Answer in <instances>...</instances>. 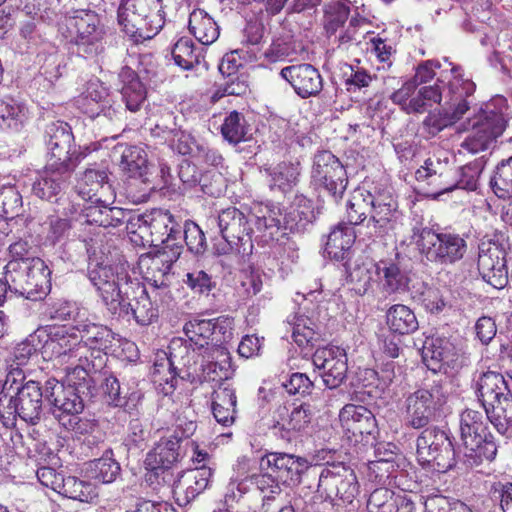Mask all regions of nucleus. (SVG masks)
Listing matches in <instances>:
<instances>
[{
	"mask_svg": "<svg viewBox=\"0 0 512 512\" xmlns=\"http://www.w3.org/2000/svg\"><path fill=\"white\" fill-rule=\"evenodd\" d=\"M88 278L112 316H131L141 326L157 321V296L166 287L155 286L149 294L145 285L138 278L131 277L127 271L122 269L115 272L111 266L98 262L89 263Z\"/></svg>",
	"mask_w": 512,
	"mask_h": 512,
	"instance_id": "f257e3e1",
	"label": "nucleus"
},
{
	"mask_svg": "<svg viewBox=\"0 0 512 512\" xmlns=\"http://www.w3.org/2000/svg\"><path fill=\"white\" fill-rule=\"evenodd\" d=\"M460 70L459 66H453L450 69V79H448L446 93L443 95L446 99L445 110L430 112L423 120V128L431 136L453 125L470 108V98L475 92L476 85L473 81L464 79Z\"/></svg>",
	"mask_w": 512,
	"mask_h": 512,
	"instance_id": "f03ea898",
	"label": "nucleus"
},
{
	"mask_svg": "<svg viewBox=\"0 0 512 512\" xmlns=\"http://www.w3.org/2000/svg\"><path fill=\"white\" fill-rule=\"evenodd\" d=\"M161 0H121L117 18L123 31L135 41L153 38L164 25Z\"/></svg>",
	"mask_w": 512,
	"mask_h": 512,
	"instance_id": "7ed1b4c3",
	"label": "nucleus"
},
{
	"mask_svg": "<svg viewBox=\"0 0 512 512\" xmlns=\"http://www.w3.org/2000/svg\"><path fill=\"white\" fill-rule=\"evenodd\" d=\"M412 240L427 261L438 265H452L458 262L467 250V243L460 235L436 233L426 226L413 227Z\"/></svg>",
	"mask_w": 512,
	"mask_h": 512,
	"instance_id": "20e7f679",
	"label": "nucleus"
},
{
	"mask_svg": "<svg viewBox=\"0 0 512 512\" xmlns=\"http://www.w3.org/2000/svg\"><path fill=\"white\" fill-rule=\"evenodd\" d=\"M448 391L442 380H434L405 398L404 422L407 427L421 429L440 415L447 403Z\"/></svg>",
	"mask_w": 512,
	"mask_h": 512,
	"instance_id": "39448f33",
	"label": "nucleus"
},
{
	"mask_svg": "<svg viewBox=\"0 0 512 512\" xmlns=\"http://www.w3.org/2000/svg\"><path fill=\"white\" fill-rule=\"evenodd\" d=\"M43 392L39 383L30 380L10 394L0 396V421L6 428L15 425L17 416L35 424L41 416Z\"/></svg>",
	"mask_w": 512,
	"mask_h": 512,
	"instance_id": "423d86ee",
	"label": "nucleus"
},
{
	"mask_svg": "<svg viewBox=\"0 0 512 512\" xmlns=\"http://www.w3.org/2000/svg\"><path fill=\"white\" fill-rule=\"evenodd\" d=\"M417 460L423 468L445 473L456 466L452 435L438 427L426 428L416 440Z\"/></svg>",
	"mask_w": 512,
	"mask_h": 512,
	"instance_id": "0eeeda50",
	"label": "nucleus"
},
{
	"mask_svg": "<svg viewBox=\"0 0 512 512\" xmlns=\"http://www.w3.org/2000/svg\"><path fill=\"white\" fill-rule=\"evenodd\" d=\"M248 217L236 207L223 209L217 217L219 232L224 240L216 245L219 255L249 256L253 251L252 232Z\"/></svg>",
	"mask_w": 512,
	"mask_h": 512,
	"instance_id": "6e6552de",
	"label": "nucleus"
},
{
	"mask_svg": "<svg viewBox=\"0 0 512 512\" xmlns=\"http://www.w3.org/2000/svg\"><path fill=\"white\" fill-rule=\"evenodd\" d=\"M347 172L341 161L330 151H318L312 161L310 185L318 193H327L338 203L346 191Z\"/></svg>",
	"mask_w": 512,
	"mask_h": 512,
	"instance_id": "1a4fd4ad",
	"label": "nucleus"
},
{
	"mask_svg": "<svg viewBox=\"0 0 512 512\" xmlns=\"http://www.w3.org/2000/svg\"><path fill=\"white\" fill-rule=\"evenodd\" d=\"M169 356L159 359L155 363V374L163 375L161 380L174 387L173 381L176 375L182 379L190 377L197 371L200 358L205 362L204 351H199L196 346L183 338H173L168 346Z\"/></svg>",
	"mask_w": 512,
	"mask_h": 512,
	"instance_id": "9d476101",
	"label": "nucleus"
},
{
	"mask_svg": "<svg viewBox=\"0 0 512 512\" xmlns=\"http://www.w3.org/2000/svg\"><path fill=\"white\" fill-rule=\"evenodd\" d=\"M147 217L151 243L154 246L161 245L164 254H171L170 261H176L183 249L181 218L161 208L148 211Z\"/></svg>",
	"mask_w": 512,
	"mask_h": 512,
	"instance_id": "9b49d317",
	"label": "nucleus"
},
{
	"mask_svg": "<svg viewBox=\"0 0 512 512\" xmlns=\"http://www.w3.org/2000/svg\"><path fill=\"white\" fill-rule=\"evenodd\" d=\"M88 352L86 346H73L63 353L75 360L65 368L67 385H73L87 395L92 394L91 390L95 387L94 375L105 368L108 359L106 354L99 351L92 352L91 357L87 355Z\"/></svg>",
	"mask_w": 512,
	"mask_h": 512,
	"instance_id": "f8f14e48",
	"label": "nucleus"
},
{
	"mask_svg": "<svg viewBox=\"0 0 512 512\" xmlns=\"http://www.w3.org/2000/svg\"><path fill=\"white\" fill-rule=\"evenodd\" d=\"M68 26L74 32L71 42L76 46L79 55L92 58L104 50V30L95 12L76 11L75 15L68 19Z\"/></svg>",
	"mask_w": 512,
	"mask_h": 512,
	"instance_id": "ddd939ff",
	"label": "nucleus"
},
{
	"mask_svg": "<svg viewBox=\"0 0 512 512\" xmlns=\"http://www.w3.org/2000/svg\"><path fill=\"white\" fill-rule=\"evenodd\" d=\"M472 129L461 143V148L476 154L485 151L490 144L500 136L506 127L503 114L487 104L472 119Z\"/></svg>",
	"mask_w": 512,
	"mask_h": 512,
	"instance_id": "4468645a",
	"label": "nucleus"
},
{
	"mask_svg": "<svg viewBox=\"0 0 512 512\" xmlns=\"http://www.w3.org/2000/svg\"><path fill=\"white\" fill-rule=\"evenodd\" d=\"M317 492L327 499L338 498L343 503L351 504L359 493L356 474L341 464L326 467L318 477Z\"/></svg>",
	"mask_w": 512,
	"mask_h": 512,
	"instance_id": "2eb2a0df",
	"label": "nucleus"
},
{
	"mask_svg": "<svg viewBox=\"0 0 512 512\" xmlns=\"http://www.w3.org/2000/svg\"><path fill=\"white\" fill-rule=\"evenodd\" d=\"M45 144L48 150L47 164L66 166L69 170H75L80 162V154L72 151L74 136L71 127L62 121L52 122L45 130Z\"/></svg>",
	"mask_w": 512,
	"mask_h": 512,
	"instance_id": "dca6fc26",
	"label": "nucleus"
},
{
	"mask_svg": "<svg viewBox=\"0 0 512 512\" xmlns=\"http://www.w3.org/2000/svg\"><path fill=\"white\" fill-rule=\"evenodd\" d=\"M311 418L308 405H279L273 410L267 425L274 437L291 442L308 427Z\"/></svg>",
	"mask_w": 512,
	"mask_h": 512,
	"instance_id": "f3484780",
	"label": "nucleus"
},
{
	"mask_svg": "<svg viewBox=\"0 0 512 512\" xmlns=\"http://www.w3.org/2000/svg\"><path fill=\"white\" fill-rule=\"evenodd\" d=\"M184 456L182 443L177 435L163 436L146 455L145 466L150 471L149 480L154 476L161 477L163 482L169 483L173 480L171 469Z\"/></svg>",
	"mask_w": 512,
	"mask_h": 512,
	"instance_id": "a211bd4d",
	"label": "nucleus"
},
{
	"mask_svg": "<svg viewBox=\"0 0 512 512\" xmlns=\"http://www.w3.org/2000/svg\"><path fill=\"white\" fill-rule=\"evenodd\" d=\"M415 178L427 196L433 199L453 191L454 169L449 161L433 155L428 157L415 172Z\"/></svg>",
	"mask_w": 512,
	"mask_h": 512,
	"instance_id": "6ab92c4d",
	"label": "nucleus"
},
{
	"mask_svg": "<svg viewBox=\"0 0 512 512\" xmlns=\"http://www.w3.org/2000/svg\"><path fill=\"white\" fill-rule=\"evenodd\" d=\"M83 395V390L73 385H64L55 378H50L45 383V399L50 403L52 415L59 424L63 419L82 413Z\"/></svg>",
	"mask_w": 512,
	"mask_h": 512,
	"instance_id": "aec40b11",
	"label": "nucleus"
},
{
	"mask_svg": "<svg viewBox=\"0 0 512 512\" xmlns=\"http://www.w3.org/2000/svg\"><path fill=\"white\" fill-rule=\"evenodd\" d=\"M312 362L329 389L339 387L346 379L348 364L344 349L337 346L318 348L312 355Z\"/></svg>",
	"mask_w": 512,
	"mask_h": 512,
	"instance_id": "412c9836",
	"label": "nucleus"
},
{
	"mask_svg": "<svg viewBox=\"0 0 512 512\" xmlns=\"http://www.w3.org/2000/svg\"><path fill=\"white\" fill-rule=\"evenodd\" d=\"M73 172L66 166L60 168L54 164H46L32 183V194L41 200L58 202L68 188Z\"/></svg>",
	"mask_w": 512,
	"mask_h": 512,
	"instance_id": "4be33fe9",
	"label": "nucleus"
},
{
	"mask_svg": "<svg viewBox=\"0 0 512 512\" xmlns=\"http://www.w3.org/2000/svg\"><path fill=\"white\" fill-rule=\"evenodd\" d=\"M364 196L368 198L372 208L374 235L383 237L392 229L393 223L397 219V200L388 188L374 187L373 190H365Z\"/></svg>",
	"mask_w": 512,
	"mask_h": 512,
	"instance_id": "5701e85b",
	"label": "nucleus"
},
{
	"mask_svg": "<svg viewBox=\"0 0 512 512\" xmlns=\"http://www.w3.org/2000/svg\"><path fill=\"white\" fill-rule=\"evenodd\" d=\"M279 75L302 99L316 97L323 89L322 75L310 63H298L283 67Z\"/></svg>",
	"mask_w": 512,
	"mask_h": 512,
	"instance_id": "b1692460",
	"label": "nucleus"
},
{
	"mask_svg": "<svg viewBox=\"0 0 512 512\" xmlns=\"http://www.w3.org/2000/svg\"><path fill=\"white\" fill-rule=\"evenodd\" d=\"M477 265L483 280L492 287L502 289L508 283L505 253L495 243L480 245Z\"/></svg>",
	"mask_w": 512,
	"mask_h": 512,
	"instance_id": "393cba45",
	"label": "nucleus"
},
{
	"mask_svg": "<svg viewBox=\"0 0 512 512\" xmlns=\"http://www.w3.org/2000/svg\"><path fill=\"white\" fill-rule=\"evenodd\" d=\"M377 287L384 297L409 290L411 272L400 260H381L375 265Z\"/></svg>",
	"mask_w": 512,
	"mask_h": 512,
	"instance_id": "a878e982",
	"label": "nucleus"
},
{
	"mask_svg": "<svg viewBox=\"0 0 512 512\" xmlns=\"http://www.w3.org/2000/svg\"><path fill=\"white\" fill-rule=\"evenodd\" d=\"M307 468V461L293 454L274 452L260 459V469H269L283 486L297 484Z\"/></svg>",
	"mask_w": 512,
	"mask_h": 512,
	"instance_id": "bb28decb",
	"label": "nucleus"
},
{
	"mask_svg": "<svg viewBox=\"0 0 512 512\" xmlns=\"http://www.w3.org/2000/svg\"><path fill=\"white\" fill-rule=\"evenodd\" d=\"M212 476V469L205 465L182 472L172 484V492L177 504L188 505L209 487Z\"/></svg>",
	"mask_w": 512,
	"mask_h": 512,
	"instance_id": "cd10ccee",
	"label": "nucleus"
},
{
	"mask_svg": "<svg viewBox=\"0 0 512 512\" xmlns=\"http://www.w3.org/2000/svg\"><path fill=\"white\" fill-rule=\"evenodd\" d=\"M474 390L486 417L494 413L496 406L511 392L504 376L493 371L482 373L474 384Z\"/></svg>",
	"mask_w": 512,
	"mask_h": 512,
	"instance_id": "c85d7f7f",
	"label": "nucleus"
},
{
	"mask_svg": "<svg viewBox=\"0 0 512 512\" xmlns=\"http://www.w3.org/2000/svg\"><path fill=\"white\" fill-rule=\"evenodd\" d=\"M341 427L352 436L372 435L377 431L375 415L362 405L347 404L339 413Z\"/></svg>",
	"mask_w": 512,
	"mask_h": 512,
	"instance_id": "c756f323",
	"label": "nucleus"
},
{
	"mask_svg": "<svg viewBox=\"0 0 512 512\" xmlns=\"http://www.w3.org/2000/svg\"><path fill=\"white\" fill-rule=\"evenodd\" d=\"M78 106L91 118L101 115L112 120L117 111L111 105V99L106 88L99 83L90 82L86 91L78 98Z\"/></svg>",
	"mask_w": 512,
	"mask_h": 512,
	"instance_id": "7c9ffc66",
	"label": "nucleus"
},
{
	"mask_svg": "<svg viewBox=\"0 0 512 512\" xmlns=\"http://www.w3.org/2000/svg\"><path fill=\"white\" fill-rule=\"evenodd\" d=\"M365 190H357L347 204V217L351 226H359L358 234L368 240L381 238V235H374L372 223V208Z\"/></svg>",
	"mask_w": 512,
	"mask_h": 512,
	"instance_id": "2f4dec72",
	"label": "nucleus"
},
{
	"mask_svg": "<svg viewBox=\"0 0 512 512\" xmlns=\"http://www.w3.org/2000/svg\"><path fill=\"white\" fill-rule=\"evenodd\" d=\"M315 219L313 201L303 194H296L289 210L283 216V231L304 232Z\"/></svg>",
	"mask_w": 512,
	"mask_h": 512,
	"instance_id": "473e14b6",
	"label": "nucleus"
},
{
	"mask_svg": "<svg viewBox=\"0 0 512 512\" xmlns=\"http://www.w3.org/2000/svg\"><path fill=\"white\" fill-rule=\"evenodd\" d=\"M78 330L81 333V340L75 346H86L89 349L87 355L90 357L91 353L95 351L107 355L108 351L112 350L115 342H119L120 339L118 334L101 324H84Z\"/></svg>",
	"mask_w": 512,
	"mask_h": 512,
	"instance_id": "72a5a7b5",
	"label": "nucleus"
},
{
	"mask_svg": "<svg viewBox=\"0 0 512 512\" xmlns=\"http://www.w3.org/2000/svg\"><path fill=\"white\" fill-rule=\"evenodd\" d=\"M236 390L229 383L221 382L212 393V413L216 421L230 426L237 415Z\"/></svg>",
	"mask_w": 512,
	"mask_h": 512,
	"instance_id": "f704fd0d",
	"label": "nucleus"
},
{
	"mask_svg": "<svg viewBox=\"0 0 512 512\" xmlns=\"http://www.w3.org/2000/svg\"><path fill=\"white\" fill-rule=\"evenodd\" d=\"M462 444L464 463L468 467H478L496 458L498 445L492 433L466 440Z\"/></svg>",
	"mask_w": 512,
	"mask_h": 512,
	"instance_id": "c9c22d12",
	"label": "nucleus"
},
{
	"mask_svg": "<svg viewBox=\"0 0 512 512\" xmlns=\"http://www.w3.org/2000/svg\"><path fill=\"white\" fill-rule=\"evenodd\" d=\"M30 265L27 279L26 299L43 300L51 289V270L41 258L28 262Z\"/></svg>",
	"mask_w": 512,
	"mask_h": 512,
	"instance_id": "e433bc0d",
	"label": "nucleus"
},
{
	"mask_svg": "<svg viewBox=\"0 0 512 512\" xmlns=\"http://www.w3.org/2000/svg\"><path fill=\"white\" fill-rule=\"evenodd\" d=\"M122 83L121 95L127 110L137 112L146 99V88L138 75L129 67L122 68L119 73Z\"/></svg>",
	"mask_w": 512,
	"mask_h": 512,
	"instance_id": "4c0bfd02",
	"label": "nucleus"
},
{
	"mask_svg": "<svg viewBox=\"0 0 512 512\" xmlns=\"http://www.w3.org/2000/svg\"><path fill=\"white\" fill-rule=\"evenodd\" d=\"M123 213L124 208L110 207L104 204L100 198H96L95 203L83 209L82 216L87 224L104 228H117L121 226Z\"/></svg>",
	"mask_w": 512,
	"mask_h": 512,
	"instance_id": "58836bf2",
	"label": "nucleus"
},
{
	"mask_svg": "<svg viewBox=\"0 0 512 512\" xmlns=\"http://www.w3.org/2000/svg\"><path fill=\"white\" fill-rule=\"evenodd\" d=\"M446 79H450L446 72L441 73V78L433 86H423L414 90L413 96L409 99L404 112L407 114L424 113L433 104L441 103L444 91L440 84H443Z\"/></svg>",
	"mask_w": 512,
	"mask_h": 512,
	"instance_id": "ea45409f",
	"label": "nucleus"
},
{
	"mask_svg": "<svg viewBox=\"0 0 512 512\" xmlns=\"http://www.w3.org/2000/svg\"><path fill=\"white\" fill-rule=\"evenodd\" d=\"M454 347L446 338H427L422 347V359L428 369L440 372L443 364H448L453 357Z\"/></svg>",
	"mask_w": 512,
	"mask_h": 512,
	"instance_id": "a19ab883",
	"label": "nucleus"
},
{
	"mask_svg": "<svg viewBox=\"0 0 512 512\" xmlns=\"http://www.w3.org/2000/svg\"><path fill=\"white\" fill-rule=\"evenodd\" d=\"M212 360L200 363L203 373L212 381L220 383L232 377L234 368L229 351L225 347H215L210 350ZM208 358H210L208 356Z\"/></svg>",
	"mask_w": 512,
	"mask_h": 512,
	"instance_id": "79ce46f5",
	"label": "nucleus"
},
{
	"mask_svg": "<svg viewBox=\"0 0 512 512\" xmlns=\"http://www.w3.org/2000/svg\"><path fill=\"white\" fill-rule=\"evenodd\" d=\"M120 168L130 179H139L142 183L148 181L149 170L146 151L139 146L126 147L121 155Z\"/></svg>",
	"mask_w": 512,
	"mask_h": 512,
	"instance_id": "37998d69",
	"label": "nucleus"
},
{
	"mask_svg": "<svg viewBox=\"0 0 512 512\" xmlns=\"http://www.w3.org/2000/svg\"><path fill=\"white\" fill-rule=\"evenodd\" d=\"M356 231L348 223H338L329 233L325 244L326 253L335 260H343L344 255L352 247Z\"/></svg>",
	"mask_w": 512,
	"mask_h": 512,
	"instance_id": "c03bdc74",
	"label": "nucleus"
},
{
	"mask_svg": "<svg viewBox=\"0 0 512 512\" xmlns=\"http://www.w3.org/2000/svg\"><path fill=\"white\" fill-rule=\"evenodd\" d=\"M188 28L191 34L203 45L214 43L220 34L217 23L203 9H195L191 12Z\"/></svg>",
	"mask_w": 512,
	"mask_h": 512,
	"instance_id": "a18cd8bd",
	"label": "nucleus"
},
{
	"mask_svg": "<svg viewBox=\"0 0 512 512\" xmlns=\"http://www.w3.org/2000/svg\"><path fill=\"white\" fill-rule=\"evenodd\" d=\"M292 327V338L301 348H313L321 339L320 325L305 315H294L288 319Z\"/></svg>",
	"mask_w": 512,
	"mask_h": 512,
	"instance_id": "49530a36",
	"label": "nucleus"
},
{
	"mask_svg": "<svg viewBox=\"0 0 512 512\" xmlns=\"http://www.w3.org/2000/svg\"><path fill=\"white\" fill-rule=\"evenodd\" d=\"M28 118L27 107L10 97L0 100V130L19 131Z\"/></svg>",
	"mask_w": 512,
	"mask_h": 512,
	"instance_id": "de8ad7c7",
	"label": "nucleus"
},
{
	"mask_svg": "<svg viewBox=\"0 0 512 512\" xmlns=\"http://www.w3.org/2000/svg\"><path fill=\"white\" fill-rule=\"evenodd\" d=\"M213 319L193 318L183 326L184 334L189 343L198 348L199 351L207 352L212 347Z\"/></svg>",
	"mask_w": 512,
	"mask_h": 512,
	"instance_id": "09e8293b",
	"label": "nucleus"
},
{
	"mask_svg": "<svg viewBox=\"0 0 512 512\" xmlns=\"http://www.w3.org/2000/svg\"><path fill=\"white\" fill-rule=\"evenodd\" d=\"M386 323L392 332L400 335L410 334L418 329L415 313L403 304H395L388 309Z\"/></svg>",
	"mask_w": 512,
	"mask_h": 512,
	"instance_id": "8fccbe9b",
	"label": "nucleus"
},
{
	"mask_svg": "<svg viewBox=\"0 0 512 512\" xmlns=\"http://www.w3.org/2000/svg\"><path fill=\"white\" fill-rule=\"evenodd\" d=\"M120 464L114 459L112 450H106L102 457L88 463L87 473L101 483L114 482L120 475Z\"/></svg>",
	"mask_w": 512,
	"mask_h": 512,
	"instance_id": "3c124183",
	"label": "nucleus"
},
{
	"mask_svg": "<svg viewBox=\"0 0 512 512\" xmlns=\"http://www.w3.org/2000/svg\"><path fill=\"white\" fill-rule=\"evenodd\" d=\"M253 217L257 230L264 232V236L270 239H274L283 230V215L281 209L275 205L259 206Z\"/></svg>",
	"mask_w": 512,
	"mask_h": 512,
	"instance_id": "603ef678",
	"label": "nucleus"
},
{
	"mask_svg": "<svg viewBox=\"0 0 512 512\" xmlns=\"http://www.w3.org/2000/svg\"><path fill=\"white\" fill-rule=\"evenodd\" d=\"M250 131V125L247 123L244 115L236 110L231 111L221 125L223 138L234 145L246 141L251 135Z\"/></svg>",
	"mask_w": 512,
	"mask_h": 512,
	"instance_id": "864d4df0",
	"label": "nucleus"
},
{
	"mask_svg": "<svg viewBox=\"0 0 512 512\" xmlns=\"http://www.w3.org/2000/svg\"><path fill=\"white\" fill-rule=\"evenodd\" d=\"M171 53L175 64L183 70H192L201 63V49L188 37H181L174 44Z\"/></svg>",
	"mask_w": 512,
	"mask_h": 512,
	"instance_id": "5fc2aeb1",
	"label": "nucleus"
},
{
	"mask_svg": "<svg viewBox=\"0 0 512 512\" xmlns=\"http://www.w3.org/2000/svg\"><path fill=\"white\" fill-rule=\"evenodd\" d=\"M484 415L473 409H465L460 414V436L461 441L480 437L483 434H491L485 421Z\"/></svg>",
	"mask_w": 512,
	"mask_h": 512,
	"instance_id": "6e6d98bb",
	"label": "nucleus"
},
{
	"mask_svg": "<svg viewBox=\"0 0 512 512\" xmlns=\"http://www.w3.org/2000/svg\"><path fill=\"white\" fill-rule=\"evenodd\" d=\"M108 183V173L103 168H98L96 165L86 168L83 172L79 182V193L83 197L87 196L89 199L97 196L100 189H110Z\"/></svg>",
	"mask_w": 512,
	"mask_h": 512,
	"instance_id": "4d7b16f0",
	"label": "nucleus"
},
{
	"mask_svg": "<svg viewBox=\"0 0 512 512\" xmlns=\"http://www.w3.org/2000/svg\"><path fill=\"white\" fill-rule=\"evenodd\" d=\"M58 494L80 502H90L96 497L94 486L90 482L74 476H64Z\"/></svg>",
	"mask_w": 512,
	"mask_h": 512,
	"instance_id": "13d9d810",
	"label": "nucleus"
},
{
	"mask_svg": "<svg viewBox=\"0 0 512 512\" xmlns=\"http://www.w3.org/2000/svg\"><path fill=\"white\" fill-rule=\"evenodd\" d=\"M22 208V196L11 182L0 187V219L8 220L18 216Z\"/></svg>",
	"mask_w": 512,
	"mask_h": 512,
	"instance_id": "bf43d9fd",
	"label": "nucleus"
},
{
	"mask_svg": "<svg viewBox=\"0 0 512 512\" xmlns=\"http://www.w3.org/2000/svg\"><path fill=\"white\" fill-rule=\"evenodd\" d=\"M494 194L500 199L512 198V156L502 161L490 180Z\"/></svg>",
	"mask_w": 512,
	"mask_h": 512,
	"instance_id": "052dcab7",
	"label": "nucleus"
},
{
	"mask_svg": "<svg viewBox=\"0 0 512 512\" xmlns=\"http://www.w3.org/2000/svg\"><path fill=\"white\" fill-rule=\"evenodd\" d=\"M29 268L28 262L9 261L5 265L3 275L9 282L11 293L26 297Z\"/></svg>",
	"mask_w": 512,
	"mask_h": 512,
	"instance_id": "680f3d73",
	"label": "nucleus"
},
{
	"mask_svg": "<svg viewBox=\"0 0 512 512\" xmlns=\"http://www.w3.org/2000/svg\"><path fill=\"white\" fill-rule=\"evenodd\" d=\"M485 167L483 157L477 158L474 161L464 165L459 169V177L456 178L454 172L453 190L459 188L468 191H475L478 187L479 177Z\"/></svg>",
	"mask_w": 512,
	"mask_h": 512,
	"instance_id": "e2e57ef3",
	"label": "nucleus"
},
{
	"mask_svg": "<svg viewBox=\"0 0 512 512\" xmlns=\"http://www.w3.org/2000/svg\"><path fill=\"white\" fill-rule=\"evenodd\" d=\"M270 176L274 186L283 192L290 190L298 182L300 163L281 162L272 169Z\"/></svg>",
	"mask_w": 512,
	"mask_h": 512,
	"instance_id": "0e129e2a",
	"label": "nucleus"
},
{
	"mask_svg": "<svg viewBox=\"0 0 512 512\" xmlns=\"http://www.w3.org/2000/svg\"><path fill=\"white\" fill-rule=\"evenodd\" d=\"M350 14V8L340 2H334L327 6L324 14V29L328 39L344 28Z\"/></svg>",
	"mask_w": 512,
	"mask_h": 512,
	"instance_id": "69168bd1",
	"label": "nucleus"
},
{
	"mask_svg": "<svg viewBox=\"0 0 512 512\" xmlns=\"http://www.w3.org/2000/svg\"><path fill=\"white\" fill-rule=\"evenodd\" d=\"M487 420L495 427V429L502 435L510 436L512 431V393L510 392L500 403L496 406L494 413H491Z\"/></svg>",
	"mask_w": 512,
	"mask_h": 512,
	"instance_id": "338daca9",
	"label": "nucleus"
},
{
	"mask_svg": "<svg viewBox=\"0 0 512 512\" xmlns=\"http://www.w3.org/2000/svg\"><path fill=\"white\" fill-rule=\"evenodd\" d=\"M51 51L47 55L39 54V62H42L40 73L46 80L53 83L59 79L65 68V61L63 54L56 51L55 47L50 46Z\"/></svg>",
	"mask_w": 512,
	"mask_h": 512,
	"instance_id": "774afa93",
	"label": "nucleus"
}]
</instances>
